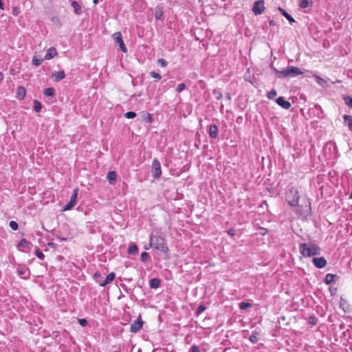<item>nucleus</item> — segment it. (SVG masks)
Segmentation results:
<instances>
[{
	"label": "nucleus",
	"mask_w": 352,
	"mask_h": 352,
	"mask_svg": "<svg viewBox=\"0 0 352 352\" xmlns=\"http://www.w3.org/2000/svg\"><path fill=\"white\" fill-rule=\"evenodd\" d=\"M320 248L314 243H301L299 244V252L305 257L320 255Z\"/></svg>",
	"instance_id": "f257e3e1"
},
{
	"label": "nucleus",
	"mask_w": 352,
	"mask_h": 352,
	"mask_svg": "<svg viewBox=\"0 0 352 352\" xmlns=\"http://www.w3.org/2000/svg\"><path fill=\"white\" fill-rule=\"evenodd\" d=\"M149 247L164 253H167L169 251L164 238L159 235H154L153 234H151L149 237Z\"/></svg>",
	"instance_id": "f03ea898"
},
{
	"label": "nucleus",
	"mask_w": 352,
	"mask_h": 352,
	"mask_svg": "<svg viewBox=\"0 0 352 352\" xmlns=\"http://www.w3.org/2000/svg\"><path fill=\"white\" fill-rule=\"evenodd\" d=\"M273 70L278 74V77L281 78H294L298 75L302 74L303 72L295 66H289L285 69L278 70L275 67Z\"/></svg>",
	"instance_id": "7ed1b4c3"
},
{
	"label": "nucleus",
	"mask_w": 352,
	"mask_h": 352,
	"mask_svg": "<svg viewBox=\"0 0 352 352\" xmlns=\"http://www.w3.org/2000/svg\"><path fill=\"white\" fill-rule=\"evenodd\" d=\"M299 198V192L296 188L292 187L288 192H286V200L291 206H298Z\"/></svg>",
	"instance_id": "20e7f679"
},
{
	"label": "nucleus",
	"mask_w": 352,
	"mask_h": 352,
	"mask_svg": "<svg viewBox=\"0 0 352 352\" xmlns=\"http://www.w3.org/2000/svg\"><path fill=\"white\" fill-rule=\"evenodd\" d=\"M151 172L155 179H159L162 175L161 164L157 159H154L152 162Z\"/></svg>",
	"instance_id": "39448f33"
},
{
	"label": "nucleus",
	"mask_w": 352,
	"mask_h": 352,
	"mask_svg": "<svg viewBox=\"0 0 352 352\" xmlns=\"http://www.w3.org/2000/svg\"><path fill=\"white\" fill-rule=\"evenodd\" d=\"M78 193V188H75L73 191V193L70 197L69 201L63 206L62 211H67L69 210L76 205V200H77V196Z\"/></svg>",
	"instance_id": "423d86ee"
},
{
	"label": "nucleus",
	"mask_w": 352,
	"mask_h": 352,
	"mask_svg": "<svg viewBox=\"0 0 352 352\" xmlns=\"http://www.w3.org/2000/svg\"><path fill=\"white\" fill-rule=\"evenodd\" d=\"M143 324L144 321L142 320L141 316L140 315L138 319L131 324L130 331L134 333H138L142 329Z\"/></svg>",
	"instance_id": "0eeeda50"
},
{
	"label": "nucleus",
	"mask_w": 352,
	"mask_h": 352,
	"mask_svg": "<svg viewBox=\"0 0 352 352\" xmlns=\"http://www.w3.org/2000/svg\"><path fill=\"white\" fill-rule=\"evenodd\" d=\"M113 38L116 43L118 44L120 50L123 52H126L127 49L125 46L124 41L122 40V34L120 32H117L113 34Z\"/></svg>",
	"instance_id": "6e6552de"
},
{
	"label": "nucleus",
	"mask_w": 352,
	"mask_h": 352,
	"mask_svg": "<svg viewBox=\"0 0 352 352\" xmlns=\"http://www.w3.org/2000/svg\"><path fill=\"white\" fill-rule=\"evenodd\" d=\"M265 1L263 0H258L254 2L252 7V12L255 15L262 14L265 10Z\"/></svg>",
	"instance_id": "1a4fd4ad"
},
{
	"label": "nucleus",
	"mask_w": 352,
	"mask_h": 352,
	"mask_svg": "<svg viewBox=\"0 0 352 352\" xmlns=\"http://www.w3.org/2000/svg\"><path fill=\"white\" fill-rule=\"evenodd\" d=\"M312 262L314 266L319 269L324 267L327 265V261L323 256L314 257Z\"/></svg>",
	"instance_id": "9d476101"
},
{
	"label": "nucleus",
	"mask_w": 352,
	"mask_h": 352,
	"mask_svg": "<svg viewBox=\"0 0 352 352\" xmlns=\"http://www.w3.org/2000/svg\"><path fill=\"white\" fill-rule=\"evenodd\" d=\"M276 103L284 109H289L291 107V103L286 100L284 97L280 96L276 100Z\"/></svg>",
	"instance_id": "9b49d317"
},
{
	"label": "nucleus",
	"mask_w": 352,
	"mask_h": 352,
	"mask_svg": "<svg viewBox=\"0 0 352 352\" xmlns=\"http://www.w3.org/2000/svg\"><path fill=\"white\" fill-rule=\"evenodd\" d=\"M338 279H339V276L338 275L333 274H327L325 276L324 283L326 285H330L332 283L336 282Z\"/></svg>",
	"instance_id": "f8f14e48"
},
{
	"label": "nucleus",
	"mask_w": 352,
	"mask_h": 352,
	"mask_svg": "<svg viewBox=\"0 0 352 352\" xmlns=\"http://www.w3.org/2000/svg\"><path fill=\"white\" fill-rule=\"evenodd\" d=\"M71 6L74 9V12L76 15H81L82 14V6L76 1H72L71 2Z\"/></svg>",
	"instance_id": "ddd939ff"
},
{
	"label": "nucleus",
	"mask_w": 352,
	"mask_h": 352,
	"mask_svg": "<svg viewBox=\"0 0 352 352\" xmlns=\"http://www.w3.org/2000/svg\"><path fill=\"white\" fill-rule=\"evenodd\" d=\"M116 274L114 272L109 273L107 276L104 281L99 283V285L100 287H105L107 285L111 283L114 280Z\"/></svg>",
	"instance_id": "4468645a"
},
{
	"label": "nucleus",
	"mask_w": 352,
	"mask_h": 352,
	"mask_svg": "<svg viewBox=\"0 0 352 352\" xmlns=\"http://www.w3.org/2000/svg\"><path fill=\"white\" fill-rule=\"evenodd\" d=\"M209 135L210 138L215 139L218 136L219 129L217 125L211 124L208 130Z\"/></svg>",
	"instance_id": "2eb2a0df"
},
{
	"label": "nucleus",
	"mask_w": 352,
	"mask_h": 352,
	"mask_svg": "<svg viewBox=\"0 0 352 352\" xmlns=\"http://www.w3.org/2000/svg\"><path fill=\"white\" fill-rule=\"evenodd\" d=\"M52 77L54 78V81L59 82L65 77V73L63 70L60 72H55L52 73Z\"/></svg>",
	"instance_id": "dca6fc26"
},
{
	"label": "nucleus",
	"mask_w": 352,
	"mask_h": 352,
	"mask_svg": "<svg viewBox=\"0 0 352 352\" xmlns=\"http://www.w3.org/2000/svg\"><path fill=\"white\" fill-rule=\"evenodd\" d=\"M340 307L344 311V313H347L350 311V305L348 301L342 297L340 298Z\"/></svg>",
	"instance_id": "f3484780"
},
{
	"label": "nucleus",
	"mask_w": 352,
	"mask_h": 352,
	"mask_svg": "<svg viewBox=\"0 0 352 352\" xmlns=\"http://www.w3.org/2000/svg\"><path fill=\"white\" fill-rule=\"evenodd\" d=\"M344 124L346 126L350 131L352 132V116L344 115L343 116Z\"/></svg>",
	"instance_id": "a211bd4d"
},
{
	"label": "nucleus",
	"mask_w": 352,
	"mask_h": 352,
	"mask_svg": "<svg viewBox=\"0 0 352 352\" xmlns=\"http://www.w3.org/2000/svg\"><path fill=\"white\" fill-rule=\"evenodd\" d=\"M57 54L56 50L54 47H50L47 50V53L45 56V60H50L53 58Z\"/></svg>",
	"instance_id": "6ab92c4d"
},
{
	"label": "nucleus",
	"mask_w": 352,
	"mask_h": 352,
	"mask_svg": "<svg viewBox=\"0 0 352 352\" xmlns=\"http://www.w3.org/2000/svg\"><path fill=\"white\" fill-rule=\"evenodd\" d=\"M26 94V90L24 87L19 86L16 90V98L19 100H23Z\"/></svg>",
	"instance_id": "aec40b11"
},
{
	"label": "nucleus",
	"mask_w": 352,
	"mask_h": 352,
	"mask_svg": "<svg viewBox=\"0 0 352 352\" xmlns=\"http://www.w3.org/2000/svg\"><path fill=\"white\" fill-rule=\"evenodd\" d=\"M107 179H108L110 184H114L117 179V174L116 172L109 171L107 175Z\"/></svg>",
	"instance_id": "412c9836"
},
{
	"label": "nucleus",
	"mask_w": 352,
	"mask_h": 352,
	"mask_svg": "<svg viewBox=\"0 0 352 352\" xmlns=\"http://www.w3.org/2000/svg\"><path fill=\"white\" fill-rule=\"evenodd\" d=\"M278 10L289 21L290 24H292L296 22L294 19L289 14H288L283 8L278 7Z\"/></svg>",
	"instance_id": "4be33fe9"
},
{
	"label": "nucleus",
	"mask_w": 352,
	"mask_h": 352,
	"mask_svg": "<svg viewBox=\"0 0 352 352\" xmlns=\"http://www.w3.org/2000/svg\"><path fill=\"white\" fill-rule=\"evenodd\" d=\"M161 280L158 278H153L149 281V287L152 289H157L160 287Z\"/></svg>",
	"instance_id": "5701e85b"
},
{
	"label": "nucleus",
	"mask_w": 352,
	"mask_h": 352,
	"mask_svg": "<svg viewBox=\"0 0 352 352\" xmlns=\"http://www.w3.org/2000/svg\"><path fill=\"white\" fill-rule=\"evenodd\" d=\"M299 7L302 9L311 7L313 6L312 0H300L298 4Z\"/></svg>",
	"instance_id": "b1692460"
},
{
	"label": "nucleus",
	"mask_w": 352,
	"mask_h": 352,
	"mask_svg": "<svg viewBox=\"0 0 352 352\" xmlns=\"http://www.w3.org/2000/svg\"><path fill=\"white\" fill-rule=\"evenodd\" d=\"M155 17L157 20H163V11L161 7L157 6L155 8Z\"/></svg>",
	"instance_id": "393cba45"
},
{
	"label": "nucleus",
	"mask_w": 352,
	"mask_h": 352,
	"mask_svg": "<svg viewBox=\"0 0 352 352\" xmlns=\"http://www.w3.org/2000/svg\"><path fill=\"white\" fill-rule=\"evenodd\" d=\"M138 250V246L135 243H131L128 248V253L129 254H135Z\"/></svg>",
	"instance_id": "a878e982"
},
{
	"label": "nucleus",
	"mask_w": 352,
	"mask_h": 352,
	"mask_svg": "<svg viewBox=\"0 0 352 352\" xmlns=\"http://www.w3.org/2000/svg\"><path fill=\"white\" fill-rule=\"evenodd\" d=\"M31 243L27 241L25 239H22L20 240L18 244V247H22L25 248H29Z\"/></svg>",
	"instance_id": "bb28decb"
},
{
	"label": "nucleus",
	"mask_w": 352,
	"mask_h": 352,
	"mask_svg": "<svg viewBox=\"0 0 352 352\" xmlns=\"http://www.w3.org/2000/svg\"><path fill=\"white\" fill-rule=\"evenodd\" d=\"M258 333L254 331L252 335L249 338V340L253 343L256 344L258 341Z\"/></svg>",
	"instance_id": "cd10ccee"
},
{
	"label": "nucleus",
	"mask_w": 352,
	"mask_h": 352,
	"mask_svg": "<svg viewBox=\"0 0 352 352\" xmlns=\"http://www.w3.org/2000/svg\"><path fill=\"white\" fill-rule=\"evenodd\" d=\"M54 89L52 87H49L45 89L44 91V95L46 97H52L54 95Z\"/></svg>",
	"instance_id": "c85d7f7f"
},
{
	"label": "nucleus",
	"mask_w": 352,
	"mask_h": 352,
	"mask_svg": "<svg viewBox=\"0 0 352 352\" xmlns=\"http://www.w3.org/2000/svg\"><path fill=\"white\" fill-rule=\"evenodd\" d=\"M343 100L346 105H347L349 108L352 109V97L349 96H344Z\"/></svg>",
	"instance_id": "c756f323"
},
{
	"label": "nucleus",
	"mask_w": 352,
	"mask_h": 352,
	"mask_svg": "<svg viewBox=\"0 0 352 352\" xmlns=\"http://www.w3.org/2000/svg\"><path fill=\"white\" fill-rule=\"evenodd\" d=\"M212 94L217 100H221L223 97L221 90L219 89H214L212 91Z\"/></svg>",
	"instance_id": "7c9ffc66"
},
{
	"label": "nucleus",
	"mask_w": 352,
	"mask_h": 352,
	"mask_svg": "<svg viewBox=\"0 0 352 352\" xmlns=\"http://www.w3.org/2000/svg\"><path fill=\"white\" fill-rule=\"evenodd\" d=\"M34 111L37 113L40 112L42 109L41 103L40 102H38V100H34Z\"/></svg>",
	"instance_id": "2f4dec72"
},
{
	"label": "nucleus",
	"mask_w": 352,
	"mask_h": 352,
	"mask_svg": "<svg viewBox=\"0 0 352 352\" xmlns=\"http://www.w3.org/2000/svg\"><path fill=\"white\" fill-rule=\"evenodd\" d=\"M239 307L240 309L243 310L247 308L251 307L252 304H250V302H241L239 304Z\"/></svg>",
	"instance_id": "473e14b6"
},
{
	"label": "nucleus",
	"mask_w": 352,
	"mask_h": 352,
	"mask_svg": "<svg viewBox=\"0 0 352 352\" xmlns=\"http://www.w3.org/2000/svg\"><path fill=\"white\" fill-rule=\"evenodd\" d=\"M206 309V307L204 305H199L197 309L195 311V314L197 316L200 315L202 312H204Z\"/></svg>",
	"instance_id": "72a5a7b5"
},
{
	"label": "nucleus",
	"mask_w": 352,
	"mask_h": 352,
	"mask_svg": "<svg viewBox=\"0 0 352 352\" xmlns=\"http://www.w3.org/2000/svg\"><path fill=\"white\" fill-rule=\"evenodd\" d=\"M43 59L38 58L36 56L32 58V65L34 66H39L43 63Z\"/></svg>",
	"instance_id": "f704fd0d"
},
{
	"label": "nucleus",
	"mask_w": 352,
	"mask_h": 352,
	"mask_svg": "<svg viewBox=\"0 0 352 352\" xmlns=\"http://www.w3.org/2000/svg\"><path fill=\"white\" fill-rule=\"evenodd\" d=\"M277 95V92L274 89H272L270 91H269L267 94V97L269 99H274L275 96Z\"/></svg>",
	"instance_id": "c9c22d12"
},
{
	"label": "nucleus",
	"mask_w": 352,
	"mask_h": 352,
	"mask_svg": "<svg viewBox=\"0 0 352 352\" xmlns=\"http://www.w3.org/2000/svg\"><path fill=\"white\" fill-rule=\"evenodd\" d=\"M136 113L134 111H128L124 114V117L127 119H133L135 118Z\"/></svg>",
	"instance_id": "e433bc0d"
},
{
	"label": "nucleus",
	"mask_w": 352,
	"mask_h": 352,
	"mask_svg": "<svg viewBox=\"0 0 352 352\" xmlns=\"http://www.w3.org/2000/svg\"><path fill=\"white\" fill-rule=\"evenodd\" d=\"M9 226H10V228L12 229L13 230H17L19 228L18 223L14 221H10Z\"/></svg>",
	"instance_id": "4c0bfd02"
},
{
	"label": "nucleus",
	"mask_w": 352,
	"mask_h": 352,
	"mask_svg": "<svg viewBox=\"0 0 352 352\" xmlns=\"http://www.w3.org/2000/svg\"><path fill=\"white\" fill-rule=\"evenodd\" d=\"M140 258L142 262H146L149 258V254L146 252H144L141 254Z\"/></svg>",
	"instance_id": "58836bf2"
},
{
	"label": "nucleus",
	"mask_w": 352,
	"mask_h": 352,
	"mask_svg": "<svg viewBox=\"0 0 352 352\" xmlns=\"http://www.w3.org/2000/svg\"><path fill=\"white\" fill-rule=\"evenodd\" d=\"M186 89V84L181 83V84L177 85V87L176 88V91H177V92L180 93V92H182V91H184Z\"/></svg>",
	"instance_id": "ea45409f"
},
{
	"label": "nucleus",
	"mask_w": 352,
	"mask_h": 352,
	"mask_svg": "<svg viewBox=\"0 0 352 352\" xmlns=\"http://www.w3.org/2000/svg\"><path fill=\"white\" fill-rule=\"evenodd\" d=\"M35 254L41 260H43L45 258L44 254L39 249L36 250Z\"/></svg>",
	"instance_id": "a19ab883"
},
{
	"label": "nucleus",
	"mask_w": 352,
	"mask_h": 352,
	"mask_svg": "<svg viewBox=\"0 0 352 352\" xmlns=\"http://www.w3.org/2000/svg\"><path fill=\"white\" fill-rule=\"evenodd\" d=\"M308 322H309V323L314 325L317 323L318 319L316 317H315L314 316H311L309 317Z\"/></svg>",
	"instance_id": "79ce46f5"
},
{
	"label": "nucleus",
	"mask_w": 352,
	"mask_h": 352,
	"mask_svg": "<svg viewBox=\"0 0 352 352\" xmlns=\"http://www.w3.org/2000/svg\"><path fill=\"white\" fill-rule=\"evenodd\" d=\"M150 76L152 78H155V79H157L158 80H160L161 78H162L161 76L158 73H157V72H155L154 71H152V72H150Z\"/></svg>",
	"instance_id": "37998d69"
},
{
	"label": "nucleus",
	"mask_w": 352,
	"mask_h": 352,
	"mask_svg": "<svg viewBox=\"0 0 352 352\" xmlns=\"http://www.w3.org/2000/svg\"><path fill=\"white\" fill-rule=\"evenodd\" d=\"M157 63L162 67H165L167 65V61L164 58H159Z\"/></svg>",
	"instance_id": "c03bdc74"
},
{
	"label": "nucleus",
	"mask_w": 352,
	"mask_h": 352,
	"mask_svg": "<svg viewBox=\"0 0 352 352\" xmlns=\"http://www.w3.org/2000/svg\"><path fill=\"white\" fill-rule=\"evenodd\" d=\"M189 352H200L199 348L197 345L193 344L190 349Z\"/></svg>",
	"instance_id": "a18cd8bd"
},
{
	"label": "nucleus",
	"mask_w": 352,
	"mask_h": 352,
	"mask_svg": "<svg viewBox=\"0 0 352 352\" xmlns=\"http://www.w3.org/2000/svg\"><path fill=\"white\" fill-rule=\"evenodd\" d=\"M78 322L82 327H86L87 325V320L85 318L78 319Z\"/></svg>",
	"instance_id": "49530a36"
},
{
	"label": "nucleus",
	"mask_w": 352,
	"mask_h": 352,
	"mask_svg": "<svg viewBox=\"0 0 352 352\" xmlns=\"http://www.w3.org/2000/svg\"><path fill=\"white\" fill-rule=\"evenodd\" d=\"M144 120L148 123H151L153 122V117L151 113H146V116L144 118Z\"/></svg>",
	"instance_id": "de8ad7c7"
},
{
	"label": "nucleus",
	"mask_w": 352,
	"mask_h": 352,
	"mask_svg": "<svg viewBox=\"0 0 352 352\" xmlns=\"http://www.w3.org/2000/svg\"><path fill=\"white\" fill-rule=\"evenodd\" d=\"M228 234L232 236H234L236 234V230L234 228H230L228 230Z\"/></svg>",
	"instance_id": "09e8293b"
},
{
	"label": "nucleus",
	"mask_w": 352,
	"mask_h": 352,
	"mask_svg": "<svg viewBox=\"0 0 352 352\" xmlns=\"http://www.w3.org/2000/svg\"><path fill=\"white\" fill-rule=\"evenodd\" d=\"M26 272V270L24 269V268H19L17 270V273L19 274V275H24Z\"/></svg>",
	"instance_id": "8fccbe9b"
},
{
	"label": "nucleus",
	"mask_w": 352,
	"mask_h": 352,
	"mask_svg": "<svg viewBox=\"0 0 352 352\" xmlns=\"http://www.w3.org/2000/svg\"><path fill=\"white\" fill-rule=\"evenodd\" d=\"M101 277V274L99 272H96L94 274V278L97 280L98 278H100Z\"/></svg>",
	"instance_id": "3c124183"
},
{
	"label": "nucleus",
	"mask_w": 352,
	"mask_h": 352,
	"mask_svg": "<svg viewBox=\"0 0 352 352\" xmlns=\"http://www.w3.org/2000/svg\"><path fill=\"white\" fill-rule=\"evenodd\" d=\"M226 99L228 100V101L231 100L232 97H231V94L230 93L226 94Z\"/></svg>",
	"instance_id": "603ef678"
},
{
	"label": "nucleus",
	"mask_w": 352,
	"mask_h": 352,
	"mask_svg": "<svg viewBox=\"0 0 352 352\" xmlns=\"http://www.w3.org/2000/svg\"><path fill=\"white\" fill-rule=\"evenodd\" d=\"M12 13L14 14V15H17L19 14V11H18V8L14 7L13 8V10H12Z\"/></svg>",
	"instance_id": "864d4df0"
},
{
	"label": "nucleus",
	"mask_w": 352,
	"mask_h": 352,
	"mask_svg": "<svg viewBox=\"0 0 352 352\" xmlns=\"http://www.w3.org/2000/svg\"><path fill=\"white\" fill-rule=\"evenodd\" d=\"M269 24L270 26H274L276 25V22L272 19L269 21Z\"/></svg>",
	"instance_id": "5fc2aeb1"
},
{
	"label": "nucleus",
	"mask_w": 352,
	"mask_h": 352,
	"mask_svg": "<svg viewBox=\"0 0 352 352\" xmlns=\"http://www.w3.org/2000/svg\"><path fill=\"white\" fill-rule=\"evenodd\" d=\"M0 9L3 10V3L0 0Z\"/></svg>",
	"instance_id": "6e6d98bb"
},
{
	"label": "nucleus",
	"mask_w": 352,
	"mask_h": 352,
	"mask_svg": "<svg viewBox=\"0 0 352 352\" xmlns=\"http://www.w3.org/2000/svg\"><path fill=\"white\" fill-rule=\"evenodd\" d=\"M3 79V75L1 72H0V82L2 81Z\"/></svg>",
	"instance_id": "4d7b16f0"
},
{
	"label": "nucleus",
	"mask_w": 352,
	"mask_h": 352,
	"mask_svg": "<svg viewBox=\"0 0 352 352\" xmlns=\"http://www.w3.org/2000/svg\"><path fill=\"white\" fill-rule=\"evenodd\" d=\"M151 247H149V245H145L144 246V249L145 250H148Z\"/></svg>",
	"instance_id": "13d9d810"
},
{
	"label": "nucleus",
	"mask_w": 352,
	"mask_h": 352,
	"mask_svg": "<svg viewBox=\"0 0 352 352\" xmlns=\"http://www.w3.org/2000/svg\"><path fill=\"white\" fill-rule=\"evenodd\" d=\"M93 3L94 4H97L98 3V0H93Z\"/></svg>",
	"instance_id": "bf43d9fd"
},
{
	"label": "nucleus",
	"mask_w": 352,
	"mask_h": 352,
	"mask_svg": "<svg viewBox=\"0 0 352 352\" xmlns=\"http://www.w3.org/2000/svg\"><path fill=\"white\" fill-rule=\"evenodd\" d=\"M220 109L221 111L223 109V104H221Z\"/></svg>",
	"instance_id": "052dcab7"
},
{
	"label": "nucleus",
	"mask_w": 352,
	"mask_h": 352,
	"mask_svg": "<svg viewBox=\"0 0 352 352\" xmlns=\"http://www.w3.org/2000/svg\"><path fill=\"white\" fill-rule=\"evenodd\" d=\"M330 291H331V294H333V292H334L335 291H336V289H333H333H330Z\"/></svg>",
	"instance_id": "680f3d73"
},
{
	"label": "nucleus",
	"mask_w": 352,
	"mask_h": 352,
	"mask_svg": "<svg viewBox=\"0 0 352 352\" xmlns=\"http://www.w3.org/2000/svg\"><path fill=\"white\" fill-rule=\"evenodd\" d=\"M330 291H331V294H333V292H334L335 291H336V289H333H333H330Z\"/></svg>",
	"instance_id": "e2e57ef3"
},
{
	"label": "nucleus",
	"mask_w": 352,
	"mask_h": 352,
	"mask_svg": "<svg viewBox=\"0 0 352 352\" xmlns=\"http://www.w3.org/2000/svg\"><path fill=\"white\" fill-rule=\"evenodd\" d=\"M318 82H319V81L322 80V79L320 77H318Z\"/></svg>",
	"instance_id": "0e129e2a"
},
{
	"label": "nucleus",
	"mask_w": 352,
	"mask_h": 352,
	"mask_svg": "<svg viewBox=\"0 0 352 352\" xmlns=\"http://www.w3.org/2000/svg\"><path fill=\"white\" fill-rule=\"evenodd\" d=\"M48 245H50V246H52L54 245V243H49Z\"/></svg>",
	"instance_id": "69168bd1"
},
{
	"label": "nucleus",
	"mask_w": 352,
	"mask_h": 352,
	"mask_svg": "<svg viewBox=\"0 0 352 352\" xmlns=\"http://www.w3.org/2000/svg\"><path fill=\"white\" fill-rule=\"evenodd\" d=\"M350 198L352 199V191H351V195H350Z\"/></svg>",
	"instance_id": "338daca9"
},
{
	"label": "nucleus",
	"mask_w": 352,
	"mask_h": 352,
	"mask_svg": "<svg viewBox=\"0 0 352 352\" xmlns=\"http://www.w3.org/2000/svg\"><path fill=\"white\" fill-rule=\"evenodd\" d=\"M113 352H120V351H113Z\"/></svg>",
	"instance_id": "774afa93"
}]
</instances>
